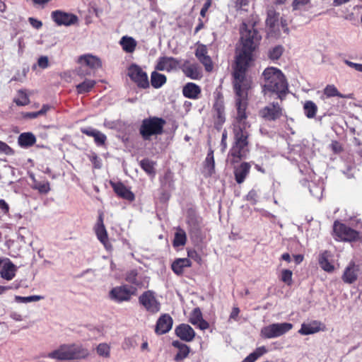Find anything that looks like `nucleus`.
Returning <instances> with one entry per match:
<instances>
[{"instance_id": "obj_1", "label": "nucleus", "mask_w": 362, "mask_h": 362, "mask_svg": "<svg viewBox=\"0 0 362 362\" xmlns=\"http://www.w3.org/2000/svg\"><path fill=\"white\" fill-rule=\"evenodd\" d=\"M236 95L235 104L237 115L233 124V142L228 153V159L231 163L239 162L245 158L249 151V129L246 114L247 93L245 89L234 90Z\"/></svg>"}, {"instance_id": "obj_2", "label": "nucleus", "mask_w": 362, "mask_h": 362, "mask_svg": "<svg viewBox=\"0 0 362 362\" xmlns=\"http://www.w3.org/2000/svg\"><path fill=\"white\" fill-rule=\"evenodd\" d=\"M262 39L259 32L255 28V24L243 23L240 28V40L242 49L235 59L233 71L234 90L245 89V72L250 62L252 59V52L257 47Z\"/></svg>"}, {"instance_id": "obj_3", "label": "nucleus", "mask_w": 362, "mask_h": 362, "mask_svg": "<svg viewBox=\"0 0 362 362\" xmlns=\"http://www.w3.org/2000/svg\"><path fill=\"white\" fill-rule=\"evenodd\" d=\"M261 81L264 95L274 93L281 101L284 100L288 92V85L280 69L273 66L266 68L262 72Z\"/></svg>"}, {"instance_id": "obj_4", "label": "nucleus", "mask_w": 362, "mask_h": 362, "mask_svg": "<svg viewBox=\"0 0 362 362\" xmlns=\"http://www.w3.org/2000/svg\"><path fill=\"white\" fill-rule=\"evenodd\" d=\"M89 351L81 345L74 344H62L57 349L48 352L42 357L58 361L83 359L88 356Z\"/></svg>"}, {"instance_id": "obj_5", "label": "nucleus", "mask_w": 362, "mask_h": 362, "mask_svg": "<svg viewBox=\"0 0 362 362\" xmlns=\"http://www.w3.org/2000/svg\"><path fill=\"white\" fill-rule=\"evenodd\" d=\"M165 121L160 117H150L143 119L139 133L145 141L151 139L152 136L160 135L163 132Z\"/></svg>"}, {"instance_id": "obj_6", "label": "nucleus", "mask_w": 362, "mask_h": 362, "mask_svg": "<svg viewBox=\"0 0 362 362\" xmlns=\"http://www.w3.org/2000/svg\"><path fill=\"white\" fill-rule=\"evenodd\" d=\"M259 114L265 121L274 122L284 116L285 111L281 103L272 102L262 108Z\"/></svg>"}, {"instance_id": "obj_7", "label": "nucleus", "mask_w": 362, "mask_h": 362, "mask_svg": "<svg viewBox=\"0 0 362 362\" xmlns=\"http://www.w3.org/2000/svg\"><path fill=\"white\" fill-rule=\"evenodd\" d=\"M292 328L293 325L291 323H274L263 327L261 330V334L267 339L276 338L288 332Z\"/></svg>"}, {"instance_id": "obj_8", "label": "nucleus", "mask_w": 362, "mask_h": 362, "mask_svg": "<svg viewBox=\"0 0 362 362\" xmlns=\"http://www.w3.org/2000/svg\"><path fill=\"white\" fill-rule=\"evenodd\" d=\"M136 290L134 286L122 285L113 288L110 295L112 299L118 303L128 301L133 295H135Z\"/></svg>"}, {"instance_id": "obj_9", "label": "nucleus", "mask_w": 362, "mask_h": 362, "mask_svg": "<svg viewBox=\"0 0 362 362\" xmlns=\"http://www.w3.org/2000/svg\"><path fill=\"white\" fill-rule=\"evenodd\" d=\"M334 233L340 240L355 241L359 238V233L345 224L337 221L334 224Z\"/></svg>"}, {"instance_id": "obj_10", "label": "nucleus", "mask_w": 362, "mask_h": 362, "mask_svg": "<svg viewBox=\"0 0 362 362\" xmlns=\"http://www.w3.org/2000/svg\"><path fill=\"white\" fill-rule=\"evenodd\" d=\"M128 76L139 87L146 88L149 86L147 74L139 66L132 64L128 69Z\"/></svg>"}, {"instance_id": "obj_11", "label": "nucleus", "mask_w": 362, "mask_h": 362, "mask_svg": "<svg viewBox=\"0 0 362 362\" xmlns=\"http://www.w3.org/2000/svg\"><path fill=\"white\" fill-rule=\"evenodd\" d=\"M214 126L220 129L226 121L223 97L218 94L214 105Z\"/></svg>"}, {"instance_id": "obj_12", "label": "nucleus", "mask_w": 362, "mask_h": 362, "mask_svg": "<svg viewBox=\"0 0 362 362\" xmlns=\"http://www.w3.org/2000/svg\"><path fill=\"white\" fill-rule=\"evenodd\" d=\"M139 301L151 313H156L160 310V303L151 291H145L141 294Z\"/></svg>"}, {"instance_id": "obj_13", "label": "nucleus", "mask_w": 362, "mask_h": 362, "mask_svg": "<svg viewBox=\"0 0 362 362\" xmlns=\"http://www.w3.org/2000/svg\"><path fill=\"white\" fill-rule=\"evenodd\" d=\"M51 17L57 25L70 26L78 22V17L76 15L60 10L52 11Z\"/></svg>"}, {"instance_id": "obj_14", "label": "nucleus", "mask_w": 362, "mask_h": 362, "mask_svg": "<svg viewBox=\"0 0 362 362\" xmlns=\"http://www.w3.org/2000/svg\"><path fill=\"white\" fill-rule=\"evenodd\" d=\"M195 56L197 59L204 66L206 71L213 69V63L211 57L208 55V49L206 45H198L195 50Z\"/></svg>"}, {"instance_id": "obj_15", "label": "nucleus", "mask_w": 362, "mask_h": 362, "mask_svg": "<svg viewBox=\"0 0 362 362\" xmlns=\"http://www.w3.org/2000/svg\"><path fill=\"white\" fill-rule=\"evenodd\" d=\"M179 66V61L172 57H159L156 65V69L170 72L176 70Z\"/></svg>"}, {"instance_id": "obj_16", "label": "nucleus", "mask_w": 362, "mask_h": 362, "mask_svg": "<svg viewBox=\"0 0 362 362\" xmlns=\"http://www.w3.org/2000/svg\"><path fill=\"white\" fill-rule=\"evenodd\" d=\"M173 323V318L168 314L162 315L157 320L155 332L159 335L166 334L171 329Z\"/></svg>"}, {"instance_id": "obj_17", "label": "nucleus", "mask_w": 362, "mask_h": 362, "mask_svg": "<svg viewBox=\"0 0 362 362\" xmlns=\"http://www.w3.org/2000/svg\"><path fill=\"white\" fill-rule=\"evenodd\" d=\"M360 271L358 265L356 264L354 262L349 263V264L345 268L344 274L342 275V280L346 284H353L358 278Z\"/></svg>"}, {"instance_id": "obj_18", "label": "nucleus", "mask_w": 362, "mask_h": 362, "mask_svg": "<svg viewBox=\"0 0 362 362\" xmlns=\"http://www.w3.org/2000/svg\"><path fill=\"white\" fill-rule=\"evenodd\" d=\"M81 132L86 136L93 137L98 146H103L105 144L107 136L105 134L91 127L81 129Z\"/></svg>"}, {"instance_id": "obj_19", "label": "nucleus", "mask_w": 362, "mask_h": 362, "mask_svg": "<svg viewBox=\"0 0 362 362\" xmlns=\"http://www.w3.org/2000/svg\"><path fill=\"white\" fill-rule=\"evenodd\" d=\"M175 334L185 341H192L194 337L195 332L194 329L187 324H181L178 325L175 329Z\"/></svg>"}, {"instance_id": "obj_20", "label": "nucleus", "mask_w": 362, "mask_h": 362, "mask_svg": "<svg viewBox=\"0 0 362 362\" xmlns=\"http://www.w3.org/2000/svg\"><path fill=\"white\" fill-rule=\"evenodd\" d=\"M189 322L201 330H205L209 328V323L202 317V313L199 308H194L190 314Z\"/></svg>"}, {"instance_id": "obj_21", "label": "nucleus", "mask_w": 362, "mask_h": 362, "mask_svg": "<svg viewBox=\"0 0 362 362\" xmlns=\"http://www.w3.org/2000/svg\"><path fill=\"white\" fill-rule=\"evenodd\" d=\"M182 70L185 75L191 79L197 80L202 77V71L196 64L185 62L182 65Z\"/></svg>"}, {"instance_id": "obj_22", "label": "nucleus", "mask_w": 362, "mask_h": 362, "mask_svg": "<svg viewBox=\"0 0 362 362\" xmlns=\"http://www.w3.org/2000/svg\"><path fill=\"white\" fill-rule=\"evenodd\" d=\"M182 94L187 98L198 99L201 94V88L194 83H187L183 86Z\"/></svg>"}, {"instance_id": "obj_23", "label": "nucleus", "mask_w": 362, "mask_h": 362, "mask_svg": "<svg viewBox=\"0 0 362 362\" xmlns=\"http://www.w3.org/2000/svg\"><path fill=\"white\" fill-rule=\"evenodd\" d=\"M112 186L115 193L120 197L128 201H133L134 199V194L122 182L112 183Z\"/></svg>"}, {"instance_id": "obj_24", "label": "nucleus", "mask_w": 362, "mask_h": 362, "mask_svg": "<svg viewBox=\"0 0 362 362\" xmlns=\"http://www.w3.org/2000/svg\"><path fill=\"white\" fill-rule=\"evenodd\" d=\"M322 325V324L317 320L308 324L303 323L298 332L303 335L313 334L321 330Z\"/></svg>"}, {"instance_id": "obj_25", "label": "nucleus", "mask_w": 362, "mask_h": 362, "mask_svg": "<svg viewBox=\"0 0 362 362\" xmlns=\"http://www.w3.org/2000/svg\"><path fill=\"white\" fill-rule=\"evenodd\" d=\"M78 62L81 64H84L91 69H97L101 67L102 63L100 59L91 54L82 55L79 57Z\"/></svg>"}, {"instance_id": "obj_26", "label": "nucleus", "mask_w": 362, "mask_h": 362, "mask_svg": "<svg viewBox=\"0 0 362 362\" xmlns=\"http://www.w3.org/2000/svg\"><path fill=\"white\" fill-rule=\"evenodd\" d=\"M250 165L248 163H243L240 165L235 168V178L238 184L244 182L245 177L249 174Z\"/></svg>"}, {"instance_id": "obj_27", "label": "nucleus", "mask_w": 362, "mask_h": 362, "mask_svg": "<svg viewBox=\"0 0 362 362\" xmlns=\"http://www.w3.org/2000/svg\"><path fill=\"white\" fill-rule=\"evenodd\" d=\"M36 142L35 136L31 132H24L19 135L18 144L22 148H29Z\"/></svg>"}, {"instance_id": "obj_28", "label": "nucleus", "mask_w": 362, "mask_h": 362, "mask_svg": "<svg viewBox=\"0 0 362 362\" xmlns=\"http://www.w3.org/2000/svg\"><path fill=\"white\" fill-rule=\"evenodd\" d=\"M16 272V267L8 259H7L0 274L3 279L10 281L15 276Z\"/></svg>"}, {"instance_id": "obj_29", "label": "nucleus", "mask_w": 362, "mask_h": 362, "mask_svg": "<svg viewBox=\"0 0 362 362\" xmlns=\"http://www.w3.org/2000/svg\"><path fill=\"white\" fill-rule=\"evenodd\" d=\"M173 346L178 349L177 354L175 356V361H180L187 358L189 353V347L179 341H173Z\"/></svg>"}, {"instance_id": "obj_30", "label": "nucleus", "mask_w": 362, "mask_h": 362, "mask_svg": "<svg viewBox=\"0 0 362 362\" xmlns=\"http://www.w3.org/2000/svg\"><path fill=\"white\" fill-rule=\"evenodd\" d=\"M191 261L188 258H179L173 262L171 268L176 274L181 275L184 272V269L191 267Z\"/></svg>"}, {"instance_id": "obj_31", "label": "nucleus", "mask_w": 362, "mask_h": 362, "mask_svg": "<svg viewBox=\"0 0 362 362\" xmlns=\"http://www.w3.org/2000/svg\"><path fill=\"white\" fill-rule=\"evenodd\" d=\"M119 45L125 52L132 53L136 47L137 42L132 37L125 35L120 39Z\"/></svg>"}, {"instance_id": "obj_32", "label": "nucleus", "mask_w": 362, "mask_h": 362, "mask_svg": "<svg viewBox=\"0 0 362 362\" xmlns=\"http://www.w3.org/2000/svg\"><path fill=\"white\" fill-rule=\"evenodd\" d=\"M95 233L98 239L106 247V244L107 243V233L103 224L102 215L99 216L98 223L95 227Z\"/></svg>"}, {"instance_id": "obj_33", "label": "nucleus", "mask_w": 362, "mask_h": 362, "mask_svg": "<svg viewBox=\"0 0 362 362\" xmlns=\"http://www.w3.org/2000/svg\"><path fill=\"white\" fill-rule=\"evenodd\" d=\"M166 82V76L164 74L153 71L151 76V86L155 88H159Z\"/></svg>"}, {"instance_id": "obj_34", "label": "nucleus", "mask_w": 362, "mask_h": 362, "mask_svg": "<svg viewBox=\"0 0 362 362\" xmlns=\"http://www.w3.org/2000/svg\"><path fill=\"white\" fill-rule=\"evenodd\" d=\"M329 253L324 251L319 256V264L322 269L326 272H331L334 270V266L328 260Z\"/></svg>"}, {"instance_id": "obj_35", "label": "nucleus", "mask_w": 362, "mask_h": 362, "mask_svg": "<svg viewBox=\"0 0 362 362\" xmlns=\"http://www.w3.org/2000/svg\"><path fill=\"white\" fill-rule=\"evenodd\" d=\"M96 84L95 80L86 79L83 82L76 86V90L78 94L88 93Z\"/></svg>"}, {"instance_id": "obj_36", "label": "nucleus", "mask_w": 362, "mask_h": 362, "mask_svg": "<svg viewBox=\"0 0 362 362\" xmlns=\"http://www.w3.org/2000/svg\"><path fill=\"white\" fill-rule=\"evenodd\" d=\"M303 110L305 116L309 119H312L316 115L317 107L315 103L311 100H308L305 103Z\"/></svg>"}, {"instance_id": "obj_37", "label": "nucleus", "mask_w": 362, "mask_h": 362, "mask_svg": "<svg viewBox=\"0 0 362 362\" xmlns=\"http://www.w3.org/2000/svg\"><path fill=\"white\" fill-rule=\"evenodd\" d=\"M279 13L274 10L269 9L267 11V18L266 20L267 25L270 28L274 29L276 25L278 24Z\"/></svg>"}, {"instance_id": "obj_38", "label": "nucleus", "mask_w": 362, "mask_h": 362, "mask_svg": "<svg viewBox=\"0 0 362 362\" xmlns=\"http://www.w3.org/2000/svg\"><path fill=\"white\" fill-rule=\"evenodd\" d=\"M215 163L213 152L211 151L207 154L205 160V170L208 175H211L214 173Z\"/></svg>"}, {"instance_id": "obj_39", "label": "nucleus", "mask_w": 362, "mask_h": 362, "mask_svg": "<svg viewBox=\"0 0 362 362\" xmlns=\"http://www.w3.org/2000/svg\"><path fill=\"white\" fill-rule=\"evenodd\" d=\"M125 279L136 288V286H140L142 284L141 280L138 279V273L136 270L129 272L126 275Z\"/></svg>"}, {"instance_id": "obj_40", "label": "nucleus", "mask_w": 362, "mask_h": 362, "mask_svg": "<svg viewBox=\"0 0 362 362\" xmlns=\"http://www.w3.org/2000/svg\"><path fill=\"white\" fill-rule=\"evenodd\" d=\"M154 165L155 163L148 158L143 159L140 162L141 168L148 175L155 174Z\"/></svg>"}, {"instance_id": "obj_41", "label": "nucleus", "mask_w": 362, "mask_h": 362, "mask_svg": "<svg viewBox=\"0 0 362 362\" xmlns=\"http://www.w3.org/2000/svg\"><path fill=\"white\" fill-rule=\"evenodd\" d=\"M284 48L282 45H276L269 49L268 56L272 60H277L282 55Z\"/></svg>"}, {"instance_id": "obj_42", "label": "nucleus", "mask_w": 362, "mask_h": 362, "mask_svg": "<svg viewBox=\"0 0 362 362\" xmlns=\"http://www.w3.org/2000/svg\"><path fill=\"white\" fill-rule=\"evenodd\" d=\"M186 233L184 230H180L175 235L173 245L175 247L183 246L186 243Z\"/></svg>"}, {"instance_id": "obj_43", "label": "nucleus", "mask_w": 362, "mask_h": 362, "mask_svg": "<svg viewBox=\"0 0 362 362\" xmlns=\"http://www.w3.org/2000/svg\"><path fill=\"white\" fill-rule=\"evenodd\" d=\"M324 94L328 98L334 96H337L341 98H346L338 91L337 88L334 85H327L324 89Z\"/></svg>"}, {"instance_id": "obj_44", "label": "nucleus", "mask_w": 362, "mask_h": 362, "mask_svg": "<svg viewBox=\"0 0 362 362\" xmlns=\"http://www.w3.org/2000/svg\"><path fill=\"white\" fill-rule=\"evenodd\" d=\"M42 299H43V296H37V295L26 296V297L16 296V297H15V300L16 302L23 303H30V302H36V301H39Z\"/></svg>"}, {"instance_id": "obj_45", "label": "nucleus", "mask_w": 362, "mask_h": 362, "mask_svg": "<svg viewBox=\"0 0 362 362\" xmlns=\"http://www.w3.org/2000/svg\"><path fill=\"white\" fill-rule=\"evenodd\" d=\"M33 188L42 194H47L50 190L49 183L47 181L35 182Z\"/></svg>"}, {"instance_id": "obj_46", "label": "nucleus", "mask_w": 362, "mask_h": 362, "mask_svg": "<svg viewBox=\"0 0 362 362\" xmlns=\"http://www.w3.org/2000/svg\"><path fill=\"white\" fill-rule=\"evenodd\" d=\"M250 0H235L233 7L236 11H247Z\"/></svg>"}, {"instance_id": "obj_47", "label": "nucleus", "mask_w": 362, "mask_h": 362, "mask_svg": "<svg viewBox=\"0 0 362 362\" xmlns=\"http://www.w3.org/2000/svg\"><path fill=\"white\" fill-rule=\"evenodd\" d=\"M309 190L310 194L316 197L317 199H320L322 194L323 188L322 186L317 185L315 183L313 182L309 185Z\"/></svg>"}, {"instance_id": "obj_48", "label": "nucleus", "mask_w": 362, "mask_h": 362, "mask_svg": "<svg viewBox=\"0 0 362 362\" xmlns=\"http://www.w3.org/2000/svg\"><path fill=\"white\" fill-rule=\"evenodd\" d=\"M292 275L291 270L283 269L281 273V280L288 286H291L293 283Z\"/></svg>"}, {"instance_id": "obj_49", "label": "nucleus", "mask_w": 362, "mask_h": 362, "mask_svg": "<svg viewBox=\"0 0 362 362\" xmlns=\"http://www.w3.org/2000/svg\"><path fill=\"white\" fill-rule=\"evenodd\" d=\"M97 353L99 356L108 358L110 356V346L105 344H100L96 349Z\"/></svg>"}, {"instance_id": "obj_50", "label": "nucleus", "mask_w": 362, "mask_h": 362, "mask_svg": "<svg viewBox=\"0 0 362 362\" xmlns=\"http://www.w3.org/2000/svg\"><path fill=\"white\" fill-rule=\"evenodd\" d=\"M15 103L18 105H25L29 103V98L26 93L23 90L18 91V98L15 99Z\"/></svg>"}, {"instance_id": "obj_51", "label": "nucleus", "mask_w": 362, "mask_h": 362, "mask_svg": "<svg viewBox=\"0 0 362 362\" xmlns=\"http://www.w3.org/2000/svg\"><path fill=\"white\" fill-rule=\"evenodd\" d=\"M267 353V349L264 346H260L257 348L250 355L254 359V361H257L260 356Z\"/></svg>"}, {"instance_id": "obj_52", "label": "nucleus", "mask_w": 362, "mask_h": 362, "mask_svg": "<svg viewBox=\"0 0 362 362\" xmlns=\"http://www.w3.org/2000/svg\"><path fill=\"white\" fill-rule=\"evenodd\" d=\"M310 0H293L292 6L293 10H300L309 4Z\"/></svg>"}, {"instance_id": "obj_53", "label": "nucleus", "mask_w": 362, "mask_h": 362, "mask_svg": "<svg viewBox=\"0 0 362 362\" xmlns=\"http://www.w3.org/2000/svg\"><path fill=\"white\" fill-rule=\"evenodd\" d=\"M0 153L6 155H13L14 151L7 144L0 141Z\"/></svg>"}, {"instance_id": "obj_54", "label": "nucleus", "mask_w": 362, "mask_h": 362, "mask_svg": "<svg viewBox=\"0 0 362 362\" xmlns=\"http://www.w3.org/2000/svg\"><path fill=\"white\" fill-rule=\"evenodd\" d=\"M89 158L95 168L99 169L102 167L101 159L97 156V154L93 153L89 156Z\"/></svg>"}, {"instance_id": "obj_55", "label": "nucleus", "mask_w": 362, "mask_h": 362, "mask_svg": "<svg viewBox=\"0 0 362 362\" xmlns=\"http://www.w3.org/2000/svg\"><path fill=\"white\" fill-rule=\"evenodd\" d=\"M188 224L191 228V230L197 232L199 230V223L196 218L190 217L188 220Z\"/></svg>"}, {"instance_id": "obj_56", "label": "nucleus", "mask_w": 362, "mask_h": 362, "mask_svg": "<svg viewBox=\"0 0 362 362\" xmlns=\"http://www.w3.org/2000/svg\"><path fill=\"white\" fill-rule=\"evenodd\" d=\"M38 66L42 69H46L49 66V60L48 57L46 56H42L38 59L37 61Z\"/></svg>"}, {"instance_id": "obj_57", "label": "nucleus", "mask_w": 362, "mask_h": 362, "mask_svg": "<svg viewBox=\"0 0 362 362\" xmlns=\"http://www.w3.org/2000/svg\"><path fill=\"white\" fill-rule=\"evenodd\" d=\"M344 63L349 67L355 69L356 71L362 72V64H357L345 59Z\"/></svg>"}, {"instance_id": "obj_58", "label": "nucleus", "mask_w": 362, "mask_h": 362, "mask_svg": "<svg viewBox=\"0 0 362 362\" xmlns=\"http://www.w3.org/2000/svg\"><path fill=\"white\" fill-rule=\"evenodd\" d=\"M257 193L255 190H251L247 195V199L252 202V204H255L257 201Z\"/></svg>"}, {"instance_id": "obj_59", "label": "nucleus", "mask_w": 362, "mask_h": 362, "mask_svg": "<svg viewBox=\"0 0 362 362\" xmlns=\"http://www.w3.org/2000/svg\"><path fill=\"white\" fill-rule=\"evenodd\" d=\"M212 0H206L203 7L201 9L200 15L202 17H204L206 15V13L207 12L208 9L211 6Z\"/></svg>"}, {"instance_id": "obj_60", "label": "nucleus", "mask_w": 362, "mask_h": 362, "mask_svg": "<svg viewBox=\"0 0 362 362\" xmlns=\"http://www.w3.org/2000/svg\"><path fill=\"white\" fill-rule=\"evenodd\" d=\"M28 21L30 25L36 29H40L42 26V22L34 18H29Z\"/></svg>"}, {"instance_id": "obj_61", "label": "nucleus", "mask_w": 362, "mask_h": 362, "mask_svg": "<svg viewBox=\"0 0 362 362\" xmlns=\"http://www.w3.org/2000/svg\"><path fill=\"white\" fill-rule=\"evenodd\" d=\"M0 209L4 213L7 214L9 211V206L4 199H0Z\"/></svg>"}, {"instance_id": "obj_62", "label": "nucleus", "mask_w": 362, "mask_h": 362, "mask_svg": "<svg viewBox=\"0 0 362 362\" xmlns=\"http://www.w3.org/2000/svg\"><path fill=\"white\" fill-rule=\"evenodd\" d=\"M331 147H332V149L335 153H339L341 151V146L340 144L338 143L337 141H333L331 144Z\"/></svg>"}, {"instance_id": "obj_63", "label": "nucleus", "mask_w": 362, "mask_h": 362, "mask_svg": "<svg viewBox=\"0 0 362 362\" xmlns=\"http://www.w3.org/2000/svg\"><path fill=\"white\" fill-rule=\"evenodd\" d=\"M226 139H227V132L226 130H224L222 134V137H221V145L223 146V150L226 149L227 147Z\"/></svg>"}, {"instance_id": "obj_64", "label": "nucleus", "mask_w": 362, "mask_h": 362, "mask_svg": "<svg viewBox=\"0 0 362 362\" xmlns=\"http://www.w3.org/2000/svg\"><path fill=\"white\" fill-rule=\"evenodd\" d=\"M40 115L39 113V111H37V112H28L25 115V117H28V118H30V119H35V118L37 117Z\"/></svg>"}]
</instances>
